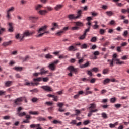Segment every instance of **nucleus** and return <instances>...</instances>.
<instances>
[{
    "label": "nucleus",
    "mask_w": 129,
    "mask_h": 129,
    "mask_svg": "<svg viewBox=\"0 0 129 129\" xmlns=\"http://www.w3.org/2000/svg\"><path fill=\"white\" fill-rule=\"evenodd\" d=\"M37 120L38 121H46L47 120L46 119V118H44L42 117H38L37 118Z\"/></svg>",
    "instance_id": "473e14b6"
},
{
    "label": "nucleus",
    "mask_w": 129,
    "mask_h": 129,
    "mask_svg": "<svg viewBox=\"0 0 129 129\" xmlns=\"http://www.w3.org/2000/svg\"><path fill=\"white\" fill-rule=\"evenodd\" d=\"M121 12L122 13V14H125L126 12L129 13V8H127V9H121Z\"/></svg>",
    "instance_id": "a19ab883"
},
{
    "label": "nucleus",
    "mask_w": 129,
    "mask_h": 129,
    "mask_svg": "<svg viewBox=\"0 0 129 129\" xmlns=\"http://www.w3.org/2000/svg\"><path fill=\"white\" fill-rule=\"evenodd\" d=\"M29 113L30 114H32L33 115H38L39 114V112L37 111H29Z\"/></svg>",
    "instance_id": "ea45409f"
},
{
    "label": "nucleus",
    "mask_w": 129,
    "mask_h": 129,
    "mask_svg": "<svg viewBox=\"0 0 129 129\" xmlns=\"http://www.w3.org/2000/svg\"><path fill=\"white\" fill-rule=\"evenodd\" d=\"M109 72V69L106 68L104 69L103 70V74H108V73Z\"/></svg>",
    "instance_id": "c9c22d12"
},
{
    "label": "nucleus",
    "mask_w": 129,
    "mask_h": 129,
    "mask_svg": "<svg viewBox=\"0 0 129 129\" xmlns=\"http://www.w3.org/2000/svg\"><path fill=\"white\" fill-rule=\"evenodd\" d=\"M90 66V63H89V61H87L84 64H81L80 66V68H86V67H88Z\"/></svg>",
    "instance_id": "412c9836"
},
{
    "label": "nucleus",
    "mask_w": 129,
    "mask_h": 129,
    "mask_svg": "<svg viewBox=\"0 0 129 129\" xmlns=\"http://www.w3.org/2000/svg\"><path fill=\"white\" fill-rule=\"evenodd\" d=\"M105 14L108 17H111V16H113V12H112V11H106L105 12Z\"/></svg>",
    "instance_id": "c756f323"
},
{
    "label": "nucleus",
    "mask_w": 129,
    "mask_h": 129,
    "mask_svg": "<svg viewBox=\"0 0 129 129\" xmlns=\"http://www.w3.org/2000/svg\"><path fill=\"white\" fill-rule=\"evenodd\" d=\"M23 109L24 108H22L21 107L18 108L17 114L18 115V116H20V117H23V116H25V115H26V112H21V111L23 110Z\"/></svg>",
    "instance_id": "39448f33"
},
{
    "label": "nucleus",
    "mask_w": 129,
    "mask_h": 129,
    "mask_svg": "<svg viewBox=\"0 0 129 129\" xmlns=\"http://www.w3.org/2000/svg\"><path fill=\"white\" fill-rule=\"evenodd\" d=\"M33 81H35V82H36V81H42V78L39 77V78H34L33 79Z\"/></svg>",
    "instance_id": "09e8293b"
},
{
    "label": "nucleus",
    "mask_w": 129,
    "mask_h": 129,
    "mask_svg": "<svg viewBox=\"0 0 129 129\" xmlns=\"http://www.w3.org/2000/svg\"><path fill=\"white\" fill-rule=\"evenodd\" d=\"M118 124V122H116L114 124H112V123L110 124L109 126L110 128H114V127H115V126H116V125H117Z\"/></svg>",
    "instance_id": "f704fd0d"
},
{
    "label": "nucleus",
    "mask_w": 129,
    "mask_h": 129,
    "mask_svg": "<svg viewBox=\"0 0 129 129\" xmlns=\"http://www.w3.org/2000/svg\"><path fill=\"white\" fill-rule=\"evenodd\" d=\"M47 28L48 26L44 25V26H42L40 28H39V30H37L38 34H39L37 35V37H43V36H44V35H45V34H49L50 33V31H45L46 29H47Z\"/></svg>",
    "instance_id": "f257e3e1"
},
{
    "label": "nucleus",
    "mask_w": 129,
    "mask_h": 129,
    "mask_svg": "<svg viewBox=\"0 0 129 129\" xmlns=\"http://www.w3.org/2000/svg\"><path fill=\"white\" fill-rule=\"evenodd\" d=\"M115 107H116V108H120V107H121V104H116L114 105Z\"/></svg>",
    "instance_id": "bf43d9fd"
},
{
    "label": "nucleus",
    "mask_w": 129,
    "mask_h": 129,
    "mask_svg": "<svg viewBox=\"0 0 129 129\" xmlns=\"http://www.w3.org/2000/svg\"><path fill=\"white\" fill-rule=\"evenodd\" d=\"M45 9L47 10V11H49V12H51V11H53V8L50 6H47L45 7Z\"/></svg>",
    "instance_id": "3c124183"
},
{
    "label": "nucleus",
    "mask_w": 129,
    "mask_h": 129,
    "mask_svg": "<svg viewBox=\"0 0 129 129\" xmlns=\"http://www.w3.org/2000/svg\"><path fill=\"white\" fill-rule=\"evenodd\" d=\"M11 44H12V41H9L8 42H4L2 45H3L4 47H7V46H10Z\"/></svg>",
    "instance_id": "cd10ccee"
},
{
    "label": "nucleus",
    "mask_w": 129,
    "mask_h": 129,
    "mask_svg": "<svg viewBox=\"0 0 129 129\" xmlns=\"http://www.w3.org/2000/svg\"><path fill=\"white\" fill-rule=\"evenodd\" d=\"M89 109L90 111H95V112H97L98 111V109H96V104L95 103L90 104Z\"/></svg>",
    "instance_id": "423d86ee"
},
{
    "label": "nucleus",
    "mask_w": 129,
    "mask_h": 129,
    "mask_svg": "<svg viewBox=\"0 0 129 129\" xmlns=\"http://www.w3.org/2000/svg\"><path fill=\"white\" fill-rule=\"evenodd\" d=\"M38 84L37 83H34L32 82H31L30 83L28 81V80H25V83L24 84V85L27 86H35V85H37Z\"/></svg>",
    "instance_id": "f8f14e48"
},
{
    "label": "nucleus",
    "mask_w": 129,
    "mask_h": 129,
    "mask_svg": "<svg viewBox=\"0 0 129 129\" xmlns=\"http://www.w3.org/2000/svg\"><path fill=\"white\" fill-rule=\"evenodd\" d=\"M127 35H128V31H127V30H126L124 31L122 34V36L125 38H126V37L127 36Z\"/></svg>",
    "instance_id": "37998d69"
},
{
    "label": "nucleus",
    "mask_w": 129,
    "mask_h": 129,
    "mask_svg": "<svg viewBox=\"0 0 129 129\" xmlns=\"http://www.w3.org/2000/svg\"><path fill=\"white\" fill-rule=\"evenodd\" d=\"M13 83V81H7L5 83V85L6 87H10L11 85H12V84Z\"/></svg>",
    "instance_id": "a878e982"
},
{
    "label": "nucleus",
    "mask_w": 129,
    "mask_h": 129,
    "mask_svg": "<svg viewBox=\"0 0 129 129\" xmlns=\"http://www.w3.org/2000/svg\"><path fill=\"white\" fill-rule=\"evenodd\" d=\"M110 101L112 102V103H114V102L116 101V99L115 98V97L112 98L110 99Z\"/></svg>",
    "instance_id": "864d4df0"
},
{
    "label": "nucleus",
    "mask_w": 129,
    "mask_h": 129,
    "mask_svg": "<svg viewBox=\"0 0 129 129\" xmlns=\"http://www.w3.org/2000/svg\"><path fill=\"white\" fill-rule=\"evenodd\" d=\"M30 128L42 129V128L41 127L40 124H31L30 125Z\"/></svg>",
    "instance_id": "ddd939ff"
},
{
    "label": "nucleus",
    "mask_w": 129,
    "mask_h": 129,
    "mask_svg": "<svg viewBox=\"0 0 129 129\" xmlns=\"http://www.w3.org/2000/svg\"><path fill=\"white\" fill-rule=\"evenodd\" d=\"M23 67H15L13 69L15 70V71H19L21 72V71H23Z\"/></svg>",
    "instance_id": "b1692460"
},
{
    "label": "nucleus",
    "mask_w": 129,
    "mask_h": 129,
    "mask_svg": "<svg viewBox=\"0 0 129 129\" xmlns=\"http://www.w3.org/2000/svg\"><path fill=\"white\" fill-rule=\"evenodd\" d=\"M96 40H97V38H96V37H93L91 39V42H96Z\"/></svg>",
    "instance_id": "4d7b16f0"
},
{
    "label": "nucleus",
    "mask_w": 129,
    "mask_h": 129,
    "mask_svg": "<svg viewBox=\"0 0 129 129\" xmlns=\"http://www.w3.org/2000/svg\"><path fill=\"white\" fill-rule=\"evenodd\" d=\"M63 105H64V103H57V106H58V107H59V108H62Z\"/></svg>",
    "instance_id": "603ef678"
},
{
    "label": "nucleus",
    "mask_w": 129,
    "mask_h": 129,
    "mask_svg": "<svg viewBox=\"0 0 129 129\" xmlns=\"http://www.w3.org/2000/svg\"><path fill=\"white\" fill-rule=\"evenodd\" d=\"M110 82V79L107 78L105 79L104 81H102V83L104 84V85L107 84L108 83H109Z\"/></svg>",
    "instance_id": "c85d7f7f"
},
{
    "label": "nucleus",
    "mask_w": 129,
    "mask_h": 129,
    "mask_svg": "<svg viewBox=\"0 0 129 129\" xmlns=\"http://www.w3.org/2000/svg\"><path fill=\"white\" fill-rule=\"evenodd\" d=\"M54 101H58V96L54 95V97H53Z\"/></svg>",
    "instance_id": "0e129e2a"
},
{
    "label": "nucleus",
    "mask_w": 129,
    "mask_h": 129,
    "mask_svg": "<svg viewBox=\"0 0 129 129\" xmlns=\"http://www.w3.org/2000/svg\"><path fill=\"white\" fill-rule=\"evenodd\" d=\"M39 15H41V16H44L46 15V14L48 13V11L45 10H39L37 12Z\"/></svg>",
    "instance_id": "dca6fc26"
},
{
    "label": "nucleus",
    "mask_w": 129,
    "mask_h": 129,
    "mask_svg": "<svg viewBox=\"0 0 129 129\" xmlns=\"http://www.w3.org/2000/svg\"><path fill=\"white\" fill-rule=\"evenodd\" d=\"M90 89V87H88L86 90V95H88V94H92V91H89Z\"/></svg>",
    "instance_id": "393cba45"
},
{
    "label": "nucleus",
    "mask_w": 129,
    "mask_h": 129,
    "mask_svg": "<svg viewBox=\"0 0 129 129\" xmlns=\"http://www.w3.org/2000/svg\"><path fill=\"white\" fill-rule=\"evenodd\" d=\"M76 122H77L76 120H72V121L70 123V124H72L73 125H74L76 124Z\"/></svg>",
    "instance_id": "6e6d98bb"
},
{
    "label": "nucleus",
    "mask_w": 129,
    "mask_h": 129,
    "mask_svg": "<svg viewBox=\"0 0 129 129\" xmlns=\"http://www.w3.org/2000/svg\"><path fill=\"white\" fill-rule=\"evenodd\" d=\"M42 81H43V82H48V81H49V78H42Z\"/></svg>",
    "instance_id": "a18cd8bd"
},
{
    "label": "nucleus",
    "mask_w": 129,
    "mask_h": 129,
    "mask_svg": "<svg viewBox=\"0 0 129 129\" xmlns=\"http://www.w3.org/2000/svg\"><path fill=\"white\" fill-rule=\"evenodd\" d=\"M42 8H43V5L38 4L35 6V10L36 11H41V9H42Z\"/></svg>",
    "instance_id": "bb28decb"
},
{
    "label": "nucleus",
    "mask_w": 129,
    "mask_h": 129,
    "mask_svg": "<svg viewBox=\"0 0 129 129\" xmlns=\"http://www.w3.org/2000/svg\"><path fill=\"white\" fill-rule=\"evenodd\" d=\"M30 92L33 93H38V92H39V90H38L37 89H34L33 90H31Z\"/></svg>",
    "instance_id": "c03bdc74"
},
{
    "label": "nucleus",
    "mask_w": 129,
    "mask_h": 129,
    "mask_svg": "<svg viewBox=\"0 0 129 129\" xmlns=\"http://www.w3.org/2000/svg\"><path fill=\"white\" fill-rule=\"evenodd\" d=\"M109 24L111 25H115V21L114 20H111L109 22Z\"/></svg>",
    "instance_id": "338daca9"
},
{
    "label": "nucleus",
    "mask_w": 129,
    "mask_h": 129,
    "mask_svg": "<svg viewBox=\"0 0 129 129\" xmlns=\"http://www.w3.org/2000/svg\"><path fill=\"white\" fill-rule=\"evenodd\" d=\"M22 101H23L22 98L20 97L15 100L14 103L16 104V105H20V104H21L20 102H22Z\"/></svg>",
    "instance_id": "4468645a"
},
{
    "label": "nucleus",
    "mask_w": 129,
    "mask_h": 129,
    "mask_svg": "<svg viewBox=\"0 0 129 129\" xmlns=\"http://www.w3.org/2000/svg\"><path fill=\"white\" fill-rule=\"evenodd\" d=\"M107 62H108L110 67H113V66H114L113 63H114V62H115V61L114 60V59H108Z\"/></svg>",
    "instance_id": "a211bd4d"
},
{
    "label": "nucleus",
    "mask_w": 129,
    "mask_h": 129,
    "mask_svg": "<svg viewBox=\"0 0 129 129\" xmlns=\"http://www.w3.org/2000/svg\"><path fill=\"white\" fill-rule=\"evenodd\" d=\"M63 7V5L58 4L54 7V10L55 11H60V10H61Z\"/></svg>",
    "instance_id": "6ab92c4d"
},
{
    "label": "nucleus",
    "mask_w": 129,
    "mask_h": 129,
    "mask_svg": "<svg viewBox=\"0 0 129 129\" xmlns=\"http://www.w3.org/2000/svg\"><path fill=\"white\" fill-rule=\"evenodd\" d=\"M48 68L50 70H52V71H54V70H56V66L54 64V63H51L48 66Z\"/></svg>",
    "instance_id": "aec40b11"
},
{
    "label": "nucleus",
    "mask_w": 129,
    "mask_h": 129,
    "mask_svg": "<svg viewBox=\"0 0 129 129\" xmlns=\"http://www.w3.org/2000/svg\"><path fill=\"white\" fill-rule=\"evenodd\" d=\"M87 34L84 33L82 35L79 37V40H84L86 38Z\"/></svg>",
    "instance_id": "72a5a7b5"
},
{
    "label": "nucleus",
    "mask_w": 129,
    "mask_h": 129,
    "mask_svg": "<svg viewBox=\"0 0 129 129\" xmlns=\"http://www.w3.org/2000/svg\"><path fill=\"white\" fill-rule=\"evenodd\" d=\"M45 104L48 106H52L53 105V102L47 101L45 103Z\"/></svg>",
    "instance_id": "4c0bfd02"
},
{
    "label": "nucleus",
    "mask_w": 129,
    "mask_h": 129,
    "mask_svg": "<svg viewBox=\"0 0 129 129\" xmlns=\"http://www.w3.org/2000/svg\"><path fill=\"white\" fill-rule=\"evenodd\" d=\"M66 58H68V56L67 55H64V54H61L58 57L59 59H66Z\"/></svg>",
    "instance_id": "58836bf2"
},
{
    "label": "nucleus",
    "mask_w": 129,
    "mask_h": 129,
    "mask_svg": "<svg viewBox=\"0 0 129 129\" xmlns=\"http://www.w3.org/2000/svg\"><path fill=\"white\" fill-rule=\"evenodd\" d=\"M39 19V17L36 16H31L29 17V20L30 21H31L32 23H36L37 22V20Z\"/></svg>",
    "instance_id": "1a4fd4ad"
},
{
    "label": "nucleus",
    "mask_w": 129,
    "mask_h": 129,
    "mask_svg": "<svg viewBox=\"0 0 129 129\" xmlns=\"http://www.w3.org/2000/svg\"><path fill=\"white\" fill-rule=\"evenodd\" d=\"M34 34L33 32H30L29 30H26L22 34L21 40H23L25 37H29Z\"/></svg>",
    "instance_id": "0eeeda50"
},
{
    "label": "nucleus",
    "mask_w": 129,
    "mask_h": 129,
    "mask_svg": "<svg viewBox=\"0 0 129 129\" xmlns=\"http://www.w3.org/2000/svg\"><path fill=\"white\" fill-rule=\"evenodd\" d=\"M94 112H95V111H89L88 114V117H91V116L92 115V113H93Z\"/></svg>",
    "instance_id": "de8ad7c7"
},
{
    "label": "nucleus",
    "mask_w": 129,
    "mask_h": 129,
    "mask_svg": "<svg viewBox=\"0 0 129 129\" xmlns=\"http://www.w3.org/2000/svg\"><path fill=\"white\" fill-rule=\"evenodd\" d=\"M45 58L46 59H47L48 60H50L51 59H53V58H54V56H53V55H51L50 53H48L45 54Z\"/></svg>",
    "instance_id": "4be33fe9"
},
{
    "label": "nucleus",
    "mask_w": 129,
    "mask_h": 129,
    "mask_svg": "<svg viewBox=\"0 0 129 129\" xmlns=\"http://www.w3.org/2000/svg\"><path fill=\"white\" fill-rule=\"evenodd\" d=\"M102 117L104 118V119H107L108 118V117L107 116V114L105 112H103L101 113Z\"/></svg>",
    "instance_id": "7c9ffc66"
},
{
    "label": "nucleus",
    "mask_w": 129,
    "mask_h": 129,
    "mask_svg": "<svg viewBox=\"0 0 129 129\" xmlns=\"http://www.w3.org/2000/svg\"><path fill=\"white\" fill-rule=\"evenodd\" d=\"M15 77L17 78H21L22 76H21V75H20V74H16Z\"/></svg>",
    "instance_id": "69168bd1"
},
{
    "label": "nucleus",
    "mask_w": 129,
    "mask_h": 129,
    "mask_svg": "<svg viewBox=\"0 0 129 129\" xmlns=\"http://www.w3.org/2000/svg\"><path fill=\"white\" fill-rule=\"evenodd\" d=\"M63 33H64V31L60 30V31L57 32L56 33H55V35H56V36H61V35H62V34H63Z\"/></svg>",
    "instance_id": "79ce46f5"
},
{
    "label": "nucleus",
    "mask_w": 129,
    "mask_h": 129,
    "mask_svg": "<svg viewBox=\"0 0 129 129\" xmlns=\"http://www.w3.org/2000/svg\"><path fill=\"white\" fill-rule=\"evenodd\" d=\"M115 40H117V41H120L122 40V37H121V36H117V38L114 39V41H115Z\"/></svg>",
    "instance_id": "680f3d73"
},
{
    "label": "nucleus",
    "mask_w": 129,
    "mask_h": 129,
    "mask_svg": "<svg viewBox=\"0 0 129 129\" xmlns=\"http://www.w3.org/2000/svg\"><path fill=\"white\" fill-rule=\"evenodd\" d=\"M41 88H42V89H43L45 91H48V92H50V91H53V89H52V88H51L49 86H41Z\"/></svg>",
    "instance_id": "9d476101"
},
{
    "label": "nucleus",
    "mask_w": 129,
    "mask_h": 129,
    "mask_svg": "<svg viewBox=\"0 0 129 129\" xmlns=\"http://www.w3.org/2000/svg\"><path fill=\"white\" fill-rule=\"evenodd\" d=\"M15 11V7H11L9 9V10H7L6 14V17L8 20H10L11 18V12H14Z\"/></svg>",
    "instance_id": "6e6552de"
},
{
    "label": "nucleus",
    "mask_w": 129,
    "mask_h": 129,
    "mask_svg": "<svg viewBox=\"0 0 129 129\" xmlns=\"http://www.w3.org/2000/svg\"><path fill=\"white\" fill-rule=\"evenodd\" d=\"M40 74H41V75H43V74H46L47 73V71L45 70L44 68H42L40 70V73H39Z\"/></svg>",
    "instance_id": "e433bc0d"
},
{
    "label": "nucleus",
    "mask_w": 129,
    "mask_h": 129,
    "mask_svg": "<svg viewBox=\"0 0 129 129\" xmlns=\"http://www.w3.org/2000/svg\"><path fill=\"white\" fill-rule=\"evenodd\" d=\"M52 123L53 124H62V121L57 120H54L52 121Z\"/></svg>",
    "instance_id": "2f4dec72"
},
{
    "label": "nucleus",
    "mask_w": 129,
    "mask_h": 129,
    "mask_svg": "<svg viewBox=\"0 0 129 129\" xmlns=\"http://www.w3.org/2000/svg\"><path fill=\"white\" fill-rule=\"evenodd\" d=\"M68 70L70 71V72H75V73H77L78 70L76 68H74V67L73 66H70L68 68Z\"/></svg>",
    "instance_id": "9b49d317"
},
{
    "label": "nucleus",
    "mask_w": 129,
    "mask_h": 129,
    "mask_svg": "<svg viewBox=\"0 0 129 129\" xmlns=\"http://www.w3.org/2000/svg\"><path fill=\"white\" fill-rule=\"evenodd\" d=\"M67 50L69 51H77V49L75 46L72 45L68 48Z\"/></svg>",
    "instance_id": "f3484780"
},
{
    "label": "nucleus",
    "mask_w": 129,
    "mask_h": 129,
    "mask_svg": "<svg viewBox=\"0 0 129 129\" xmlns=\"http://www.w3.org/2000/svg\"><path fill=\"white\" fill-rule=\"evenodd\" d=\"M82 15V11L79 10L77 12V15L75 16V14H70L68 16L69 20H76V19H80Z\"/></svg>",
    "instance_id": "f03ea898"
},
{
    "label": "nucleus",
    "mask_w": 129,
    "mask_h": 129,
    "mask_svg": "<svg viewBox=\"0 0 129 129\" xmlns=\"http://www.w3.org/2000/svg\"><path fill=\"white\" fill-rule=\"evenodd\" d=\"M105 33V30L104 29H100V31H99V33L101 34V35H103V34Z\"/></svg>",
    "instance_id": "052dcab7"
},
{
    "label": "nucleus",
    "mask_w": 129,
    "mask_h": 129,
    "mask_svg": "<svg viewBox=\"0 0 129 129\" xmlns=\"http://www.w3.org/2000/svg\"><path fill=\"white\" fill-rule=\"evenodd\" d=\"M22 36H23V34L21 35V33H16L15 34V38L17 40H19L20 39V41L22 42L23 41V39H22Z\"/></svg>",
    "instance_id": "2eb2a0df"
},
{
    "label": "nucleus",
    "mask_w": 129,
    "mask_h": 129,
    "mask_svg": "<svg viewBox=\"0 0 129 129\" xmlns=\"http://www.w3.org/2000/svg\"><path fill=\"white\" fill-rule=\"evenodd\" d=\"M52 26H53V28H57L58 26V24L56 23H52Z\"/></svg>",
    "instance_id": "774afa93"
},
{
    "label": "nucleus",
    "mask_w": 129,
    "mask_h": 129,
    "mask_svg": "<svg viewBox=\"0 0 129 129\" xmlns=\"http://www.w3.org/2000/svg\"><path fill=\"white\" fill-rule=\"evenodd\" d=\"M80 111H81L79 110H75L76 114H75V115H79V114H80L81 113Z\"/></svg>",
    "instance_id": "13d9d810"
},
{
    "label": "nucleus",
    "mask_w": 129,
    "mask_h": 129,
    "mask_svg": "<svg viewBox=\"0 0 129 129\" xmlns=\"http://www.w3.org/2000/svg\"><path fill=\"white\" fill-rule=\"evenodd\" d=\"M117 57V54L115 53L113 55L112 60L114 59V61H116V65H122V64H125L124 61H120V59L119 58H116Z\"/></svg>",
    "instance_id": "20e7f679"
},
{
    "label": "nucleus",
    "mask_w": 129,
    "mask_h": 129,
    "mask_svg": "<svg viewBox=\"0 0 129 129\" xmlns=\"http://www.w3.org/2000/svg\"><path fill=\"white\" fill-rule=\"evenodd\" d=\"M59 62H60V61L59 60H56L53 61L52 63L53 64V65H55L56 66L57 64H58V63H59Z\"/></svg>",
    "instance_id": "5fc2aeb1"
},
{
    "label": "nucleus",
    "mask_w": 129,
    "mask_h": 129,
    "mask_svg": "<svg viewBox=\"0 0 129 129\" xmlns=\"http://www.w3.org/2000/svg\"><path fill=\"white\" fill-rule=\"evenodd\" d=\"M82 49H87V45L86 44H83L81 46Z\"/></svg>",
    "instance_id": "8fccbe9b"
},
{
    "label": "nucleus",
    "mask_w": 129,
    "mask_h": 129,
    "mask_svg": "<svg viewBox=\"0 0 129 129\" xmlns=\"http://www.w3.org/2000/svg\"><path fill=\"white\" fill-rule=\"evenodd\" d=\"M91 71H93L96 73L97 72H98V71H99V70H98V68H94L91 70Z\"/></svg>",
    "instance_id": "49530a36"
},
{
    "label": "nucleus",
    "mask_w": 129,
    "mask_h": 129,
    "mask_svg": "<svg viewBox=\"0 0 129 129\" xmlns=\"http://www.w3.org/2000/svg\"><path fill=\"white\" fill-rule=\"evenodd\" d=\"M8 25L9 26V28L8 29L9 32H10L11 33L14 32V28L13 27V24L12 23H8Z\"/></svg>",
    "instance_id": "5701e85b"
},
{
    "label": "nucleus",
    "mask_w": 129,
    "mask_h": 129,
    "mask_svg": "<svg viewBox=\"0 0 129 129\" xmlns=\"http://www.w3.org/2000/svg\"><path fill=\"white\" fill-rule=\"evenodd\" d=\"M74 24H75V26L72 27V31H78V30H80V27H83V26H84L83 23L79 21L75 22Z\"/></svg>",
    "instance_id": "7ed1b4c3"
},
{
    "label": "nucleus",
    "mask_w": 129,
    "mask_h": 129,
    "mask_svg": "<svg viewBox=\"0 0 129 129\" xmlns=\"http://www.w3.org/2000/svg\"><path fill=\"white\" fill-rule=\"evenodd\" d=\"M2 95H6V91H0V96H2Z\"/></svg>",
    "instance_id": "e2e57ef3"
}]
</instances>
